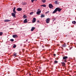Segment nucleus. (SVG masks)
<instances>
[{
  "mask_svg": "<svg viewBox=\"0 0 76 76\" xmlns=\"http://www.w3.org/2000/svg\"><path fill=\"white\" fill-rule=\"evenodd\" d=\"M13 38H18V35H13L12 36Z\"/></svg>",
  "mask_w": 76,
  "mask_h": 76,
  "instance_id": "obj_12",
  "label": "nucleus"
},
{
  "mask_svg": "<svg viewBox=\"0 0 76 76\" xmlns=\"http://www.w3.org/2000/svg\"><path fill=\"white\" fill-rule=\"evenodd\" d=\"M23 17L24 18H26V15H24Z\"/></svg>",
  "mask_w": 76,
  "mask_h": 76,
  "instance_id": "obj_26",
  "label": "nucleus"
},
{
  "mask_svg": "<svg viewBox=\"0 0 76 76\" xmlns=\"http://www.w3.org/2000/svg\"><path fill=\"white\" fill-rule=\"evenodd\" d=\"M74 44H75V43H74Z\"/></svg>",
  "mask_w": 76,
  "mask_h": 76,
  "instance_id": "obj_41",
  "label": "nucleus"
},
{
  "mask_svg": "<svg viewBox=\"0 0 76 76\" xmlns=\"http://www.w3.org/2000/svg\"><path fill=\"white\" fill-rule=\"evenodd\" d=\"M33 14H34V12H31L30 13V15H33Z\"/></svg>",
  "mask_w": 76,
  "mask_h": 76,
  "instance_id": "obj_22",
  "label": "nucleus"
},
{
  "mask_svg": "<svg viewBox=\"0 0 76 76\" xmlns=\"http://www.w3.org/2000/svg\"><path fill=\"white\" fill-rule=\"evenodd\" d=\"M45 1H46V0H42V2L43 3H45Z\"/></svg>",
  "mask_w": 76,
  "mask_h": 76,
  "instance_id": "obj_18",
  "label": "nucleus"
},
{
  "mask_svg": "<svg viewBox=\"0 0 76 76\" xmlns=\"http://www.w3.org/2000/svg\"><path fill=\"white\" fill-rule=\"evenodd\" d=\"M22 10V8H18L17 9V10L18 11H21Z\"/></svg>",
  "mask_w": 76,
  "mask_h": 76,
  "instance_id": "obj_8",
  "label": "nucleus"
},
{
  "mask_svg": "<svg viewBox=\"0 0 76 76\" xmlns=\"http://www.w3.org/2000/svg\"><path fill=\"white\" fill-rule=\"evenodd\" d=\"M50 18H47L46 20V22L47 23H49L50 22Z\"/></svg>",
  "mask_w": 76,
  "mask_h": 76,
  "instance_id": "obj_2",
  "label": "nucleus"
},
{
  "mask_svg": "<svg viewBox=\"0 0 76 76\" xmlns=\"http://www.w3.org/2000/svg\"><path fill=\"white\" fill-rule=\"evenodd\" d=\"M10 21H11V20H4V22H10Z\"/></svg>",
  "mask_w": 76,
  "mask_h": 76,
  "instance_id": "obj_9",
  "label": "nucleus"
},
{
  "mask_svg": "<svg viewBox=\"0 0 76 76\" xmlns=\"http://www.w3.org/2000/svg\"><path fill=\"white\" fill-rule=\"evenodd\" d=\"M64 61V62H67L66 61V60H65Z\"/></svg>",
  "mask_w": 76,
  "mask_h": 76,
  "instance_id": "obj_32",
  "label": "nucleus"
},
{
  "mask_svg": "<svg viewBox=\"0 0 76 76\" xmlns=\"http://www.w3.org/2000/svg\"><path fill=\"white\" fill-rule=\"evenodd\" d=\"M68 57L67 56H65L63 58V60H66V59H67V58H68Z\"/></svg>",
  "mask_w": 76,
  "mask_h": 76,
  "instance_id": "obj_11",
  "label": "nucleus"
},
{
  "mask_svg": "<svg viewBox=\"0 0 76 76\" xmlns=\"http://www.w3.org/2000/svg\"><path fill=\"white\" fill-rule=\"evenodd\" d=\"M46 61H47V62H48V61H49V60H46Z\"/></svg>",
  "mask_w": 76,
  "mask_h": 76,
  "instance_id": "obj_33",
  "label": "nucleus"
},
{
  "mask_svg": "<svg viewBox=\"0 0 76 76\" xmlns=\"http://www.w3.org/2000/svg\"><path fill=\"white\" fill-rule=\"evenodd\" d=\"M26 22H28L27 19H26L24 21V23H26Z\"/></svg>",
  "mask_w": 76,
  "mask_h": 76,
  "instance_id": "obj_16",
  "label": "nucleus"
},
{
  "mask_svg": "<svg viewBox=\"0 0 76 76\" xmlns=\"http://www.w3.org/2000/svg\"><path fill=\"white\" fill-rule=\"evenodd\" d=\"M57 46H59V45H57Z\"/></svg>",
  "mask_w": 76,
  "mask_h": 76,
  "instance_id": "obj_36",
  "label": "nucleus"
},
{
  "mask_svg": "<svg viewBox=\"0 0 76 76\" xmlns=\"http://www.w3.org/2000/svg\"><path fill=\"white\" fill-rule=\"evenodd\" d=\"M61 10V9H60L59 7L57 8L53 12V13H56V12H57V11H58V12H60Z\"/></svg>",
  "mask_w": 76,
  "mask_h": 76,
  "instance_id": "obj_1",
  "label": "nucleus"
},
{
  "mask_svg": "<svg viewBox=\"0 0 76 76\" xmlns=\"http://www.w3.org/2000/svg\"><path fill=\"white\" fill-rule=\"evenodd\" d=\"M16 46L15 45H14V46H13V48H15L16 47Z\"/></svg>",
  "mask_w": 76,
  "mask_h": 76,
  "instance_id": "obj_21",
  "label": "nucleus"
},
{
  "mask_svg": "<svg viewBox=\"0 0 76 76\" xmlns=\"http://www.w3.org/2000/svg\"><path fill=\"white\" fill-rule=\"evenodd\" d=\"M72 23H73V24H76V21H72Z\"/></svg>",
  "mask_w": 76,
  "mask_h": 76,
  "instance_id": "obj_20",
  "label": "nucleus"
},
{
  "mask_svg": "<svg viewBox=\"0 0 76 76\" xmlns=\"http://www.w3.org/2000/svg\"><path fill=\"white\" fill-rule=\"evenodd\" d=\"M48 40V39H47Z\"/></svg>",
  "mask_w": 76,
  "mask_h": 76,
  "instance_id": "obj_40",
  "label": "nucleus"
},
{
  "mask_svg": "<svg viewBox=\"0 0 76 76\" xmlns=\"http://www.w3.org/2000/svg\"><path fill=\"white\" fill-rule=\"evenodd\" d=\"M41 11H37V15H39L41 13Z\"/></svg>",
  "mask_w": 76,
  "mask_h": 76,
  "instance_id": "obj_10",
  "label": "nucleus"
},
{
  "mask_svg": "<svg viewBox=\"0 0 76 76\" xmlns=\"http://www.w3.org/2000/svg\"><path fill=\"white\" fill-rule=\"evenodd\" d=\"M24 51H25V49H23V50H22L23 52H24Z\"/></svg>",
  "mask_w": 76,
  "mask_h": 76,
  "instance_id": "obj_28",
  "label": "nucleus"
},
{
  "mask_svg": "<svg viewBox=\"0 0 76 76\" xmlns=\"http://www.w3.org/2000/svg\"><path fill=\"white\" fill-rule=\"evenodd\" d=\"M49 13V11H48L46 12V13L47 14V13Z\"/></svg>",
  "mask_w": 76,
  "mask_h": 76,
  "instance_id": "obj_29",
  "label": "nucleus"
},
{
  "mask_svg": "<svg viewBox=\"0 0 76 76\" xmlns=\"http://www.w3.org/2000/svg\"><path fill=\"white\" fill-rule=\"evenodd\" d=\"M41 18H44L45 17V15L42 14L41 16Z\"/></svg>",
  "mask_w": 76,
  "mask_h": 76,
  "instance_id": "obj_17",
  "label": "nucleus"
},
{
  "mask_svg": "<svg viewBox=\"0 0 76 76\" xmlns=\"http://www.w3.org/2000/svg\"><path fill=\"white\" fill-rule=\"evenodd\" d=\"M10 41H11L12 42H13L14 41V40L13 39H11L10 40Z\"/></svg>",
  "mask_w": 76,
  "mask_h": 76,
  "instance_id": "obj_24",
  "label": "nucleus"
},
{
  "mask_svg": "<svg viewBox=\"0 0 76 76\" xmlns=\"http://www.w3.org/2000/svg\"><path fill=\"white\" fill-rule=\"evenodd\" d=\"M29 75H31V73H29Z\"/></svg>",
  "mask_w": 76,
  "mask_h": 76,
  "instance_id": "obj_37",
  "label": "nucleus"
},
{
  "mask_svg": "<svg viewBox=\"0 0 76 76\" xmlns=\"http://www.w3.org/2000/svg\"><path fill=\"white\" fill-rule=\"evenodd\" d=\"M40 9H39L37 11H38Z\"/></svg>",
  "mask_w": 76,
  "mask_h": 76,
  "instance_id": "obj_35",
  "label": "nucleus"
},
{
  "mask_svg": "<svg viewBox=\"0 0 76 76\" xmlns=\"http://www.w3.org/2000/svg\"><path fill=\"white\" fill-rule=\"evenodd\" d=\"M55 3L56 4H57V3H58L57 1H55Z\"/></svg>",
  "mask_w": 76,
  "mask_h": 76,
  "instance_id": "obj_27",
  "label": "nucleus"
},
{
  "mask_svg": "<svg viewBox=\"0 0 76 76\" xmlns=\"http://www.w3.org/2000/svg\"><path fill=\"white\" fill-rule=\"evenodd\" d=\"M12 16L14 17V18H16V14L15 13H12Z\"/></svg>",
  "mask_w": 76,
  "mask_h": 76,
  "instance_id": "obj_5",
  "label": "nucleus"
},
{
  "mask_svg": "<svg viewBox=\"0 0 76 76\" xmlns=\"http://www.w3.org/2000/svg\"><path fill=\"white\" fill-rule=\"evenodd\" d=\"M72 48H70L69 50H70Z\"/></svg>",
  "mask_w": 76,
  "mask_h": 76,
  "instance_id": "obj_34",
  "label": "nucleus"
},
{
  "mask_svg": "<svg viewBox=\"0 0 76 76\" xmlns=\"http://www.w3.org/2000/svg\"><path fill=\"white\" fill-rule=\"evenodd\" d=\"M54 62H55L56 64H57L58 62V61H54Z\"/></svg>",
  "mask_w": 76,
  "mask_h": 76,
  "instance_id": "obj_23",
  "label": "nucleus"
},
{
  "mask_svg": "<svg viewBox=\"0 0 76 76\" xmlns=\"http://www.w3.org/2000/svg\"><path fill=\"white\" fill-rule=\"evenodd\" d=\"M62 46L64 47H66V45L65 43H64V44H62Z\"/></svg>",
  "mask_w": 76,
  "mask_h": 76,
  "instance_id": "obj_13",
  "label": "nucleus"
},
{
  "mask_svg": "<svg viewBox=\"0 0 76 76\" xmlns=\"http://www.w3.org/2000/svg\"><path fill=\"white\" fill-rule=\"evenodd\" d=\"M62 64V66H65L66 64L64 63L63 62H61V63Z\"/></svg>",
  "mask_w": 76,
  "mask_h": 76,
  "instance_id": "obj_7",
  "label": "nucleus"
},
{
  "mask_svg": "<svg viewBox=\"0 0 76 76\" xmlns=\"http://www.w3.org/2000/svg\"><path fill=\"white\" fill-rule=\"evenodd\" d=\"M49 7L50 8H53V5L51 4H50L49 5Z\"/></svg>",
  "mask_w": 76,
  "mask_h": 76,
  "instance_id": "obj_4",
  "label": "nucleus"
},
{
  "mask_svg": "<svg viewBox=\"0 0 76 76\" xmlns=\"http://www.w3.org/2000/svg\"><path fill=\"white\" fill-rule=\"evenodd\" d=\"M31 2L32 3H33L34 2V0H31Z\"/></svg>",
  "mask_w": 76,
  "mask_h": 76,
  "instance_id": "obj_30",
  "label": "nucleus"
},
{
  "mask_svg": "<svg viewBox=\"0 0 76 76\" xmlns=\"http://www.w3.org/2000/svg\"><path fill=\"white\" fill-rule=\"evenodd\" d=\"M35 28L34 27H32L31 29V31H33L35 29Z\"/></svg>",
  "mask_w": 76,
  "mask_h": 76,
  "instance_id": "obj_14",
  "label": "nucleus"
},
{
  "mask_svg": "<svg viewBox=\"0 0 76 76\" xmlns=\"http://www.w3.org/2000/svg\"><path fill=\"white\" fill-rule=\"evenodd\" d=\"M26 41H27V40H26Z\"/></svg>",
  "mask_w": 76,
  "mask_h": 76,
  "instance_id": "obj_39",
  "label": "nucleus"
},
{
  "mask_svg": "<svg viewBox=\"0 0 76 76\" xmlns=\"http://www.w3.org/2000/svg\"><path fill=\"white\" fill-rule=\"evenodd\" d=\"M17 55V53H14V54H13V56H14L15 57H16Z\"/></svg>",
  "mask_w": 76,
  "mask_h": 76,
  "instance_id": "obj_19",
  "label": "nucleus"
},
{
  "mask_svg": "<svg viewBox=\"0 0 76 76\" xmlns=\"http://www.w3.org/2000/svg\"><path fill=\"white\" fill-rule=\"evenodd\" d=\"M53 56H56V54H53Z\"/></svg>",
  "mask_w": 76,
  "mask_h": 76,
  "instance_id": "obj_31",
  "label": "nucleus"
},
{
  "mask_svg": "<svg viewBox=\"0 0 76 76\" xmlns=\"http://www.w3.org/2000/svg\"><path fill=\"white\" fill-rule=\"evenodd\" d=\"M40 6H41V7H46V5L45 4H43L41 5Z\"/></svg>",
  "mask_w": 76,
  "mask_h": 76,
  "instance_id": "obj_15",
  "label": "nucleus"
},
{
  "mask_svg": "<svg viewBox=\"0 0 76 76\" xmlns=\"http://www.w3.org/2000/svg\"><path fill=\"white\" fill-rule=\"evenodd\" d=\"M16 9V7H15L14 8V9L13 10V12L14 13H15V14H16V13H17V12H16V11L15 10Z\"/></svg>",
  "mask_w": 76,
  "mask_h": 76,
  "instance_id": "obj_3",
  "label": "nucleus"
},
{
  "mask_svg": "<svg viewBox=\"0 0 76 76\" xmlns=\"http://www.w3.org/2000/svg\"><path fill=\"white\" fill-rule=\"evenodd\" d=\"M36 1H37V0H36Z\"/></svg>",
  "mask_w": 76,
  "mask_h": 76,
  "instance_id": "obj_42",
  "label": "nucleus"
},
{
  "mask_svg": "<svg viewBox=\"0 0 76 76\" xmlns=\"http://www.w3.org/2000/svg\"><path fill=\"white\" fill-rule=\"evenodd\" d=\"M2 34H3V32H0V35H2Z\"/></svg>",
  "mask_w": 76,
  "mask_h": 76,
  "instance_id": "obj_25",
  "label": "nucleus"
},
{
  "mask_svg": "<svg viewBox=\"0 0 76 76\" xmlns=\"http://www.w3.org/2000/svg\"><path fill=\"white\" fill-rule=\"evenodd\" d=\"M36 21V18H34L32 20V23H34Z\"/></svg>",
  "mask_w": 76,
  "mask_h": 76,
  "instance_id": "obj_6",
  "label": "nucleus"
},
{
  "mask_svg": "<svg viewBox=\"0 0 76 76\" xmlns=\"http://www.w3.org/2000/svg\"><path fill=\"white\" fill-rule=\"evenodd\" d=\"M55 19H56V18H55V19H54V20H55Z\"/></svg>",
  "mask_w": 76,
  "mask_h": 76,
  "instance_id": "obj_38",
  "label": "nucleus"
}]
</instances>
